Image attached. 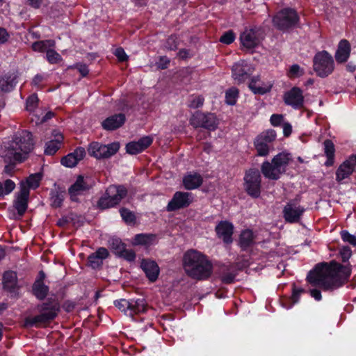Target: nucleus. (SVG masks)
I'll use <instances>...</instances> for the list:
<instances>
[{
	"mask_svg": "<svg viewBox=\"0 0 356 356\" xmlns=\"http://www.w3.org/2000/svg\"><path fill=\"white\" fill-rule=\"evenodd\" d=\"M40 278L38 279L33 286V291L37 298L42 300L44 299L49 291V288L43 282L44 274L43 272L40 273Z\"/></svg>",
	"mask_w": 356,
	"mask_h": 356,
	"instance_id": "obj_31",
	"label": "nucleus"
},
{
	"mask_svg": "<svg viewBox=\"0 0 356 356\" xmlns=\"http://www.w3.org/2000/svg\"><path fill=\"white\" fill-rule=\"evenodd\" d=\"M38 101L39 99L37 95L32 94L30 95L26 102V110L30 113H33L38 107Z\"/></svg>",
	"mask_w": 356,
	"mask_h": 356,
	"instance_id": "obj_44",
	"label": "nucleus"
},
{
	"mask_svg": "<svg viewBox=\"0 0 356 356\" xmlns=\"http://www.w3.org/2000/svg\"><path fill=\"white\" fill-rule=\"evenodd\" d=\"M153 142V137L151 136H145L140 138L138 141H136L140 145L143 150L147 148Z\"/></svg>",
	"mask_w": 356,
	"mask_h": 356,
	"instance_id": "obj_52",
	"label": "nucleus"
},
{
	"mask_svg": "<svg viewBox=\"0 0 356 356\" xmlns=\"http://www.w3.org/2000/svg\"><path fill=\"white\" fill-rule=\"evenodd\" d=\"M204 104V98L202 96H191L188 100V106L191 108H197Z\"/></svg>",
	"mask_w": 356,
	"mask_h": 356,
	"instance_id": "obj_47",
	"label": "nucleus"
},
{
	"mask_svg": "<svg viewBox=\"0 0 356 356\" xmlns=\"http://www.w3.org/2000/svg\"><path fill=\"white\" fill-rule=\"evenodd\" d=\"M108 255V252L105 248H99L94 254H90V267L95 268L102 264V260Z\"/></svg>",
	"mask_w": 356,
	"mask_h": 356,
	"instance_id": "obj_34",
	"label": "nucleus"
},
{
	"mask_svg": "<svg viewBox=\"0 0 356 356\" xmlns=\"http://www.w3.org/2000/svg\"><path fill=\"white\" fill-rule=\"evenodd\" d=\"M324 152L327 157V161L325 162L326 166H332L334 164V145L330 140H325L323 143Z\"/></svg>",
	"mask_w": 356,
	"mask_h": 356,
	"instance_id": "obj_36",
	"label": "nucleus"
},
{
	"mask_svg": "<svg viewBox=\"0 0 356 356\" xmlns=\"http://www.w3.org/2000/svg\"><path fill=\"white\" fill-rule=\"evenodd\" d=\"M341 236L344 242L348 243L353 246H356V236L355 235L350 234L346 230H343L341 232Z\"/></svg>",
	"mask_w": 356,
	"mask_h": 356,
	"instance_id": "obj_51",
	"label": "nucleus"
},
{
	"mask_svg": "<svg viewBox=\"0 0 356 356\" xmlns=\"http://www.w3.org/2000/svg\"><path fill=\"white\" fill-rule=\"evenodd\" d=\"M305 211V209L294 201L288 202L284 209L283 216L285 220L290 223L298 222Z\"/></svg>",
	"mask_w": 356,
	"mask_h": 356,
	"instance_id": "obj_18",
	"label": "nucleus"
},
{
	"mask_svg": "<svg viewBox=\"0 0 356 356\" xmlns=\"http://www.w3.org/2000/svg\"><path fill=\"white\" fill-rule=\"evenodd\" d=\"M248 266L246 261L222 264L218 267L216 275L222 284H231L236 280L238 272Z\"/></svg>",
	"mask_w": 356,
	"mask_h": 356,
	"instance_id": "obj_10",
	"label": "nucleus"
},
{
	"mask_svg": "<svg viewBox=\"0 0 356 356\" xmlns=\"http://www.w3.org/2000/svg\"><path fill=\"white\" fill-rule=\"evenodd\" d=\"M313 67L318 76L321 78L328 76L334 70L332 56L325 50L317 52L313 58Z\"/></svg>",
	"mask_w": 356,
	"mask_h": 356,
	"instance_id": "obj_6",
	"label": "nucleus"
},
{
	"mask_svg": "<svg viewBox=\"0 0 356 356\" xmlns=\"http://www.w3.org/2000/svg\"><path fill=\"white\" fill-rule=\"evenodd\" d=\"M148 305L145 298L130 299V311L129 316L145 313Z\"/></svg>",
	"mask_w": 356,
	"mask_h": 356,
	"instance_id": "obj_29",
	"label": "nucleus"
},
{
	"mask_svg": "<svg viewBox=\"0 0 356 356\" xmlns=\"http://www.w3.org/2000/svg\"><path fill=\"white\" fill-rule=\"evenodd\" d=\"M59 310V305L55 301L44 302L40 306V314L33 317L27 318L26 324L31 326H40L53 320Z\"/></svg>",
	"mask_w": 356,
	"mask_h": 356,
	"instance_id": "obj_5",
	"label": "nucleus"
},
{
	"mask_svg": "<svg viewBox=\"0 0 356 356\" xmlns=\"http://www.w3.org/2000/svg\"><path fill=\"white\" fill-rule=\"evenodd\" d=\"M261 188V177L259 170L250 169L244 176V189L254 198L260 196Z\"/></svg>",
	"mask_w": 356,
	"mask_h": 356,
	"instance_id": "obj_11",
	"label": "nucleus"
},
{
	"mask_svg": "<svg viewBox=\"0 0 356 356\" xmlns=\"http://www.w3.org/2000/svg\"><path fill=\"white\" fill-rule=\"evenodd\" d=\"M190 122L195 128L202 127L210 131L215 130L218 126V121L214 114L204 113L200 111H196L192 115Z\"/></svg>",
	"mask_w": 356,
	"mask_h": 356,
	"instance_id": "obj_12",
	"label": "nucleus"
},
{
	"mask_svg": "<svg viewBox=\"0 0 356 356\" xmlns=\"http://www.w3.org/2000/svg\"><path fill=\"white\" fill-rule=\"evenodd\" d=\"M351 274L350 265L343 266L336 261L329 264H317L307 275V282L314 286L321 288L324 291H332L341 286Z\"/></svg>",
	"mask_w": 356,
	"mask_h": 356,
	"instance_id": "obj_1",
	"label": "nucleus"
},
{
	"mask_svg": "<svg viewBox=\"0 0 356 356\" xmlns=\"http://www.w3.org/2000/svg\"><path fill=\"white\" fill-rule=\"evenodd\" d=\"M41 179H42V176L40 173L31 175L26 179L27 186H26L29 189V188L35 189L39 186Z\"/></svg>",
	"mask_w": 356,
	"mask_h": 356,
	"instance_id": "obj_43",
	"label": "nucleus"
},
{
	"mask_svg": "<svg viewBox=\"0 0 356 356\" xmlns=\"http://www.w3.org/2000/svg\"><path fill=\"white\" fill-rule=\"evenodd\" d=\"M114 305L126 315L129 316L130 311V300L120 299L115 300Z\"/></svg>",
	"mask_w": 356,
	"mask_h": 356,
	"instance_id": "obj_45",
	"label": "nucleus"
},
{
	"mask_svg": "<svg viewBox=\"0 0 356 356\" xmlns=\"http://www.w3.org/2000/svg\"><path fill=\"white\" fill-rule=\"evenodd\" d=\"M235 35L232 31L225 32L220 38V41L226 44H229L234 41Z\"/></svg>",
	"mask_w": 356,
	"mask_h": 356,
	"instance_id": "obj_53",
	"label": "nucleus"
},
{
	"mask_svg": "<svg viewBox=\"0 0 356 356\" xmlns=\"http://www.w3.org/2000/svg\"><path fill=\"white\" fill-rule=\"evenodd\" d=\"M29 190L23 183L21 184V189L15 201V208L19 216H22L27 209Z\"/></svg>",
	"mask_w": 356,
	"mask_h": 356,
	"instance_id": "obj_21",
	"label": "nucleus"
},
{
	"mask_svg": "<svg viewBox=\"0 0 356 356\" xmlns=\"http://www.w3.org/2000/svg\"><path fill=\"white\" fill-rule=\"evenodd\" d=\"M351 51L350 42L343 39L339 42L337 49L335 53V59L339 63H343L348 60Z\"/></svg>",
	"mask_w": 356,
	"mask_h": 356,
	"instance_id": "obj_26",
	"label": "nucleus"
},
{
	"mask_svg": "<svg viewBox=\"0 0 356 356\" xmlns=\"http://www.w3.org/2000/svg\"><path fill=\"white\" fill-rule=\"evenodd\" d=\"M46 58L50 63H57L61 59V56L54 50V48L48 49L46 52Z\"/></svg>",
	"mask_w": 356,
	"mask_h": 356,
	"instance_id": "obj_48",
	"label": "nucleus"
},
{
	"mask_svg": "<svg viewBox=\"0 0 356 356\" xmlns=\"http://www.w3.org/2000/svg\"><path fill=\"white\" fill-rule=\"evenodd\" d=\"M356 165V155L350 156L347 160L341 163L336 172V180L341 182L348 178L354 171Z\"/></svg>",
	"mask_w": 356,
	"mask_h": 356,
	"instance_id": "obj_20",
	"label": "nucleus"
},
{
	"mask_svg": "<svg viewBox=\"0 0 356 356\" xmlns=\"http://www.w3.org/2000/svg\"><path fill=\"white\" fill-rule=\"evenodd\" d=\"M126 150L129 154H137L143 151L136 141L127 143L126 145Z\"/></svg>",
	"mask_w": 356,
	"mask_h": 356,
	"instance_id": "obj_50",
	"label": "nucleus"
},
{
	"mask_svg": "<svg viewBox=\"0 0 356 356\" xmlns=\"http://www.w3.org/2000/svg\"><path fill=\"white\" fill-rule=\"evenodd\" d=\"M127 195V189L123 185H111L106 191L105 195L98 201V207L105 209L115 207Z\"/></svg>",
	"mask_w": 356,
	"mask_h": 356,
	"instance_id": "obj_7",
	"label": "nucleus"
},
{
	"mask_svg": "<svg viewBox=\"0 0 356 356\" xmlns=\"http://www.w3.org/2000/svg\"><path fill=\"white\" fill-rule=\"evenodd\" d=\"M156 241V236L153 234H138L132 239L134 245L149 246L154 244Z\"/></svg>",
	"mask_w": 356,
	"mask_h": 356,
	"instance_id": "obj_30",
	"label": "nucleus"
},
{
	"mask_svg": "<svg viewBox=\"0 0 356 356\" xmlns=\"http://www.w3.org/2000/svg\"><path fill=\"white\" fill-rule=\"evenodd\" d=\"M120 213L123 220L128 224L132 223L135 221L136 218L133 212L126 208H122Z\"/></svg>",
	"mask_w": 356,
	"mask_h": 356,
	"instance_id": "obj_46",
	"label": "nucleus"
},
{
	"mask_svg": "<svg viewBox=\"0 0 356 356\" xmlns=\"http://www.w3.org/2000/svg\"><path fill=\"white\" fill-rule=\"evenodd\" d=\"M16 83L15 76L6 74L0 76V90L3 92H10L14 89Z\"/></svg>",
	"mask_w": 356,
	"mask_h": 356,
	"instance_id": "obj_35",
	"label": "nucleus"
},
{
	"mask_svg": "<svg viewBox=\"0 0 356 356\" xmlns=\"http://www.w3.org/2000/svg\"><path fill=\"white\" fill-rule=\"evenodd\" d=\"M55 42L52 40L38 41L32 44V49L35 51L47 52L49 48H54Z\"/></svg>",
	"mask_w": 356,
	"mask_h": 356,
	"instance_id": "obj_39",
	"label": "nucleus"
},
{
	"mask_svg": "<svg viewBox=\"0 0 356 356\" xmlns=\"http://www.w3.org/2000/svg\"><path fill=\"white\" fill-rule=\"evenodd\" d=\"M140 267L150 282H153L157 280L160 269L158 264L154 261L143 259Z\"/></svg>",
	"mask_w": 356,
	"mask_h": 356,
	"instance_id": "obj_24",
	"label": "nucleus"
},
{
	"mask_svg": "<svg viewBox=\"0 0 356 356\" xmlns=\"http://www.w3.org/2000/svg\"><path fill=\"white\" fill-rule=\"evenodd\" d=\"M339 254L342 261L346 262L352 255V250L348 246H343L339 250Z\"/></svg>",
	"mask_w": 356,
	"mask_h": 356,
	"instance_id": "obj_54",
	"label": "nucleus"
},
{
	"mask_svg": "<svg viewBox=\"0 0 356 356\" xmlns=\"http://www.w3.org/2000/svg\"><path fill=\"white\" fill-rule=\"evenodd\" d=\"M298 22L299 16L296 10L290 8L280 10L273 18V26L282 31H286L295 27Z\"/></svg>",
	"mask_w": 356,
	"mask_h": 356,
	"instance_id": "obj_8",
	"label": "nucleus"
},
{
	"mask_svg": "<svg viewBox=\"0 0 356 356\" xmlns=\"http://www.w3.org/2000/svg\"><path fill=\"white\" fill-rule=\"evenodd\" d=\"M254 243L253 232L250 229L243 231L240 235L239 245L243 250H246Z\"/></svg>",
	"mask_w": 356,
	"mask_h": 356,
	"instance_id": "obj_38",
	"label": "nucleus"
},
{
	"mask_svg": "<svg viewBox=\"0 0 356 356\" xmlns=\"http://www.w3.org/2000/svg\"><path fill=\"white\" fill-rule=\"evenodd\" d=\"M63 136L58 132L54 134V138L48 141L45 145L44 154L54 155L60 147Z\"/></svg>",
	"mask_w": 356,
	"mask_h": 356,
	"instance_id": "obj_32",
	"label": "nucleus"
},
{
	"mask_svg": "<svg viewBox=\"0 0 356 356\" xmlns=\"http://www.w3.org/2000/svg\"><path fill=\"white\" fill-rule=\"evenodd\" d=\"M33 148L32 134L24 130L15 134L11 140L4 143L0 154L6 162L14 165L25 160Z\"/></svg>",
	"mask_w": 356,
	"mask_h": 356,
	"instance_id": "obj_2",
	"label": "nucleus"
},
{
	"mask_svg": "<svg viewBox=\"0 0 356 356\" xmlns=\"http://www.w3.org/2000/svg\"><path fill=\"white\" fill-rule=\"evenodd\" d=\"M177 55L182 59L187 58L189 56V51L186 49H181L179 51Z\"/></svg>",
	"mask_w": 356,
	"mask_h": 356,
	"instance_id": "obj_63",
	"label": "nucleus"
},
{
	"mask_svg": "<svg viewBox=\"0 0 356 356\" xmlns=\"http://www.w3.org/2000/svg\"><path fill=\"white\" fill-rule=\"evenodd\" d=\"M259 81V76H254L251 79L249 83V88L254 93L259 95H264L269 92L271 88V85L261 86L258 82Z\"/></svg>",
	"mask_w": 356,
	"mask_h": 356,
	"instance_id": "obj_37",
	"label": "nucleus"
},
{
	"mask_svg": "<svg viewBox=\"0 0 356 356\" xmlns=\"http://www.w3.org/2000/svg\"><path fill=\"white\" fill-rule=\"evenodd\" d=\"M87 184L83 180V177L79 175L74 184L69 188V194L73 201L76 200V196L82 195L87 189Z\"/></svg>",
	"mask_w": 356,
	"mask_h": 356,
	"instance_id": "obj_28",
	"label": "nucleus"
},
{
	"mask_svg": "<svg viewBox=\"0 0 356 356\" xmlns=\"http://www.w3.org/2000/svg\"><path fill=\"white\" fill-rule=\"evenodd\" d=\"M43 79H44V78L42 75L37 74L33 78L32 83L35 86H39L40 84V83L42 82Z\"/></svg>",
	"mask_w": 356,
	"mask_h": 356,
	"instance_id": "obj_64",
	"label": "nucleus"
},
{
	"mask_svg": "<svg viewBox=\"0 0 356 356\" xmlns=\"http://www.w3.org/2000/svg\"><path fill=\"white\" fill-rule=\"evenodd\" d=\"M3 284L6 290L14 293L17 286L16 273L13 271L6 272L3 277Z\"/></svg>",
	"mask_w": 356,
	"mask_h": 356,
	"instance_id": "obj_33",
	"label": "nucleus"
},
{
	"mask_svg": "<svg viewBox=\"0 0 356 356\" xmlns=\"http://www.w3.org/2000/svg\"><path fill=\"white\" fill-rule=\"evenodd\" d=\"M126 120L123 113L115 114L108 117L102 122V126L105 130L113 131L122 127Z\"/></svg>",
	"mask_w": 356,
	"mask_h": 356,
	"instance_id": "obj_25",
	"label": "nucleus"
},
{
	"mask_svg": "<svg viewBox=\"0 0 356 356\" xmlns=\"http://www.w3.org/2000/svg\"><path fill=\"white\" fill-rule=\"evenodd\" d=\"M15 187V184L10 179H6L0 182V196H4L10 193Z\"/></svg>",
	"mask_w": 356,
	"mask_h": 356,
	"instance_id": "obj_42",
	"label": "nucleus"
},
{
	"mask_svg": "<svg viewBox=\"0 0 356 356\" xmlns=\"http://www.w3.org/2000/svg\"><path fill=\"white\" fill-rule=\"evenodd\" d=\"M284 102L294 109L301 108L304 104L302 91L299 88H292L284 93Z\"/></svg>",
	"mask_w": 356,
	"mask_h": 356,
	"instance_id": "obj_19",
	"label": "nucleus"
},
{
	"mask_svg": "<svg viewBox=\"0 0 356 356\" xmlns=\"http://www.w3.org/2000/svg\"><path fill=\"white\" fill-rule=\"evenodd\" d=\"M120 148L119 143L115 142L107 145H99L97 143H90V149L92 151V156L97 159L108 158L114 155Z\"/></svg>",
	"mask_w": 356,
	"mask_h": 356,
	"instance_id": "obj_17",
	"label": "nucleus"
},
{
	"mask_svg": "<svg viewBox=\"0 0 356 356\" xmlns=\"http://www.w3.org/2000/svg\"><path fill=\"white\" fill-rule=\"evenodd\" d=\"M302 74V70L300 66L297 64L291 65L288 72V75L290 77H298Z\"/></svg>",
	"mask_w": 356,
	"mask_h": 356,
	"instance_id": "obj_55",
	"label": "nucleus"
},
{
	"mask_svg": "<svg viewBox=\"0 0 356 356\" xmlns=\"http://www.w3.org/2000/svg\"><path fill=\"white\" fill-rule=\"evenodd\" d=\"M183 266L186 273L197 280L208 279L213 272V265L208 257L195 250L185 252Z\"/></svg>",
	"mask_w": 356,
	"mask_h": 356,
	"instance_id": "obj_3",
	"label": "nucleus"
},
{
	"mask_svg": "<svg viewBox=\"0 0 356 356\" xmlns=\"http://www.w3.org/2000/svg\"><path fill=\"white\" fill-rule=\"evenodd\" d=\"M291 156L286 152H281L273 157L271 162L264 161L261 166L263 175L269 179L277 180L285 172Z\"/></svg>",
	"mask_w": 356,
	"mask_h": 356,
	"instance_id": "obj_4",
	"label": "nucleus"
},
{
	"mask_svg": "<svg viewBox=\"0 0 356 356\" xmlns=\"http://www.w3.org/2000/svg\"><path fill=\"white\" fill-rule=\"evenodd\" d=\"M261 33L260 30L256 27L246 28L240 35L241 44L247 49L255 48L261 43Z\"/></svg>",
	"mask_w": 356,
	"mask_h": 356,
	"instance_id": "obj_14",
	"label": "nucleus"
},
{
	"mask_svg": "<svg viewBox=\"0 0 356 356\" xmlns=\"http://www.w3.org/2000/svg\"><path fill=\"white\" fill-rule=\"evenodd\" d=\"M276 136V132L273 129H268L259 134L254 140L257 154L259 156L268 155L270 152L274 149Z\"/></svg>",
	"mask_w": 356,
	"mask_h": 356,
	"instance_id": "obj_9",
	"label": "nucleus"
},
{
	"mask_svg": "<svg viewBox=\"0 0 356 356\" xmlns=\"http://www.w3.org/2000/svg\"><path fill=\"white\" fill-rule=\"evenodd\" d=\"M109 244L113 252L118 257L123 258L129 262L136 259V253L133 250L127 249L126 245L118 238H112Z\"/></svg>",
	"mask_w": 356,
	"mask_h": 356,
	"instance_id": "obj_15",
	"label": "nucleus"
},
{
	"mask_svg": "<svg viewBox=\"0 0 356 356\" xmlns=\"http://www.w3.org/2000/svg\"><path fill=\"white\" fill-rule=\"evenodd\" d=\"M284 120V116L280 114H273L271 115L270 121L273 126L277 127L280 125Z\"/></svg>",
	"mask_w": 356,
	"mask_h": 356,
	"instance_id": "obj_57",
	"label": "nucleus"
},
{
	"mask_svg": "<svg viewBox=\"0 0 356 356\" xmlns=\"http://www.w3.org/2000/svg\"><path fill=\"white\" fill-rule=\"evenodd\" d=\"M170 63V60L166 56H161L157 62V67L160 69H166Z\"/></svg>",
	"mask_w": 356,
	"mask_h": 356,
	"instance_id": "obj_59",
	"label": "nucleus"
},
{
	"mask_svg": "<svg viewBox=\"0 0 356 356\" xmlns=\"http://www.w3.org/2000/svg\"><path fill=\"white\" fill-rule=\"evenodd\" d=\"M9 35L6 30L3 28H0V44L5 43L8 39Z\"/></svg>",
	"mask_w": 356,
	"mask_h": 356,
	"instance_id": "obj_61",
	"label": "nucleus"
},
{
	"mask_svg": "<svg viewBox=\"0 0 356 356\" xmlns=\"http://www.w3.org/2000/svg\"><path fill=\"white\" fill-rule=\"evenodd\" d=\"M202 176L197 172H189L183 178V184L186 189L193 190L197 188L202 184Z\"/></svg>",
	"mask_w": 356,
	"mask_h": 356,
	"instance_id": "obj_27",
	"label": "nucleus"
},
{
	"mask_svg": "<svg viewBox=\"0 0 356 356\" xmlns=\"http://www.w3.org/2000/svg\"><path fill=\"white\" fill-rule=\"evenodd\" d=\"M305 292V289L302 288H293V293L291 296V300L293 305L297 303L299 301L300 297L302 293Z\"/></svg>",
	"mask_w": 356,
	"mask_h": 356,
	"instance_id": "obj_56",
	"label": "nucleus"
},
{
	"mask_svg": "<svg viewBox=\"0 0 356 356\" xmlns=\"http://www.w3.org/2000/svg\"><path fill=\"white\" fill-rule=\"evenodd\" d=\"M179 45V39L176 35H170L166 40L165 47L168 50H175Z\"/></svg>",
	"mask_w": 356,
	"mask_h": 356,
	"instance_id": "obj_49",
	"label": "nucleus"
},
{
	"mask_svg": "<svg viewBox=\"0 0 356 356\" xmlns=\"http://www.w3.org/2000/svg\"><path fill=\"white\" fill-rule=\"evenodd\" d=\"M238 97V90L232 87L225 92V102L229 105H234Z\"/></svg>",
	"mask_w": 356,
	"mask_h": 356,
	"instance_id": "obj_40",
	"label": "nucleus"
},
{
	"mask_svg": "<svg viewBox=\"0 0 356 356\" xmlns=\"http://www.w3.org/2000/svg\"><path fill=\"white\" fill-rule=\"evenodd\" d=\"M234 226L227 221H221L216 227V232L218 236L222 239L225 243L232 242Z\"/></svg>",
	"mask_w": 356,
	"mask_h": 356,
	"instance_id": "obj_23",
	"label": "nucleus"
},
{
	"mask_svg": "<svg viewBox=\"0 0 356 356\" xmlns=\"http://www.w3.org/2000/svg\"><path fill=\"white\" fill-rule=\"evenodd\" d=\"M50 195L52 206L54 207H60L64 200V193L56 189L51 191Z\"/></svg>",
	"mask_w": 356,
	"mask_h": 356,
	"instance_id": "obj_41",
	"label": "nucleus"
},
{
	"mask_svg": "<svg viewBox=\"0 0 356 356\" xmlns=\"http://www.w3.org/2000/svg\"><path fill=\"white\" fill-rule=\"evenodd\" d=\"M86 155L83 147H77L73 152L68 154L61 159V164L66 168H74Z\"/></svg>",
	"mask_w": 356,
	"mask_h": 356,
	"instance_id": "obj_22",
	"label": "nucleus"
},
{
	"mask_svg": "<svg viewBox=\"0 0 356 356\" xmlns=\"http://www.w3.org/2000/svg\"><path fill=\"white\" fill-rule=\"evenodd\" d=\"M309 292L310 293V296L312 298H314L316 300L319 301L321 300L322 296H321V292L320 290L314 289L309 290Z\"/></svg>",
	"mask_w": 356,
	"mask_h": 356,
	"instance_id": "obj_60",
	"label": "nucleus"
},
{
	"mask_svg": "<svg viewBox=\"0 0 356 356\" xmlns=\"http://www.w3.org/2000/svg\"><path fill=\"white\" fill-rule=\"evenodd\" d=\"M194 195L190 192L177 191L168 202V211H175L188 207L193 201Z\"/></svg>",
	"mask_w": 356,
	"mask_h": 356,
	"instance_id": "obj_13",
	"label": "nucleus"
},
{
	"mask_svg": "<svg viewBox=\"0 0 356 356\" xmlns=\"http://www.w3.org/2000/svg\"><path fill=\"white\" fill-rule=\"evenodd\" d=\"M283 134L284 136H289L292 131V127L289 122H284L282 124Z\"/></svg>",
	"mask_w": 356,
	"mask_h": 356,
	"instance_id": "obj_62",
	"label": "nucleus"
},
{
	"mask_svg": "<svg viewBox=\"0 0 356 356\" xmlns=\"http://www.w3.org/2000/svg\"><path fill=\"white\" fill-rule=\"evenodd\" d=\"M252 72V65L245 60L234 63L232 68V77L237 83H241L249 79Z\"/></svg>",
	"mask_w": 356,
	"mask_h": 356,
	"instance_id": "obj_16",
	"label": "nucleus"
},
{
	"mask_svg": "<svg viewBox=\"0 0 356 356\" xmlns=\"http://www.w3.org/2000/svg\"><path fill=\"white\" fill-rule=\"evenodd\" d=\"M114 54L118 58V60L120 61H124V60H127L128 56L126 54L124 50L122 48H121V47L117 48L115 50Z\"/></svg>",
	"mask_w": 356,
	"mask_h": 356,
	"instance_id": "obj_58",
	"label": "nucleus"
}]
</instances>
